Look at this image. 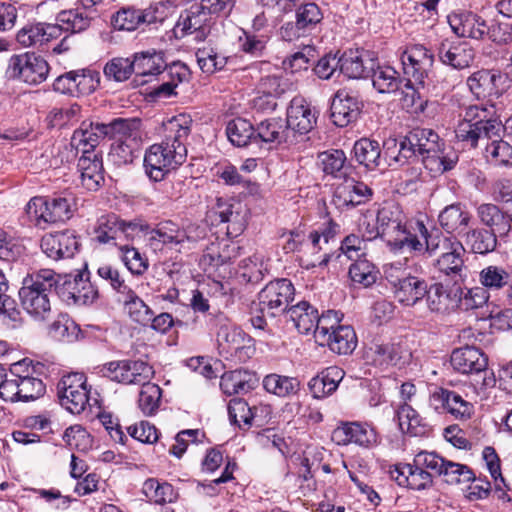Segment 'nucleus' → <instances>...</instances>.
I'll return each mask as SVG.
<instances>
[{
    "label": "nucleus",
    "instance_id": "1",
    "mask_svg": "<svg viewBox=\"0 0 512 512\" xmlns=\"http://www.w3.org/2000/svg\"><path fill=\"white\" fill-rule=\"evenodd\" d=\"M106 376L123 384L141 385L138 407L146 416L154 415L160 405L161 388L150 382L153 368L143 361L110 362L106 368Z\"/></svg>",
    "mask_w": 512,
    "mask_h": 512
},
{
    "label": "nucleus",
    "instance_id": "2",
    "mask_svg": "<svg viewBox=\"0 0 512 512\" xmlns=\"http://www.w3.org/2000/svg\"><path fill=\"white\" fill-rule=\"evenodd\" d=\"M493 105H471L466 108L464 118L455 129L456 137L475 147L482 138L505 136L512 138V116L504 124L495 117Z\"/></svg>",
    "mask_w": 512,
    "mask_h": 512
},
{
    "label": "nucleus",
    "instance_id": "3",
    "mask_svg": "<svg viewBox=\"0 0 512 512\" xmlns=\"http://www.w3.org/2000/svg\"><path fill=\"white\" fill-rule=\"evenodd\" d=\"M409 141L410 145H416L423 165L433 174L451 170L458 162L457 153L440 142L438 134L431 129H413L409 132Z\"/></svg>",
    "mask_w": 512,
    "mask_h": 512
},
{
    "label": "nucleus",
    "instance_id": "4",
    "mask_svg": "<svg viewBox=\"0 0 512 512\" xmlns=\"http://www.w3.org/2000/svg\"><path fill=\"white\" fill-rule=\"evenodd\" d=\"M58 283V275L50 269H41L25 278L19 290L23 309L35 320H45L51 312L49 294Z\"/></svg>",
    "mask_w": 512,
    "mask_h": 512
},
{
    "label": "nucleus",
    "instance_id": "5",
    "mask_svg": "<svg viewBox=\"0 0 512 512\" xmlns=\"http://www.w3.org/2000/svg\"><path fill=\"white\" fill-rule=\"evenodd\" d=\"M379 228L383 238L394 252L404 250H422L417 233L413 232L414 223L409 224L397 207H383L377 211Z\"/></svg>",
    "mask_w": 512,
    "mask_h": 512
},
{
    "label": "nucleus",
    "instance_id": "6",
    "mask_svg": "<svg viewBox=\"0 0 512 512\" xmlns=\"http://www.w3.org/2000/svg\"><path fill=\"white\" fill-rule=\"evenodd\" d=\"M438 454L421 451L415 455L412 464H397L390 470V476L399 486L412 490H424L432 486L434 468H437Z\"/></svg>",
    "mask_w": 512,
    "mask_h": 512
},
{
    "label": "nucleus",
    "instance_id": "7",
    "mask_svg": "<svg viewBox=\"0 0 512 512\" xmlns=\"http://www.w3.org/2000/svg\"><path fill=\"white\" fill-rule=\"evenodd\" d=\"M110 138L115 139L110 151L114 163L117 165L131 163L141 147L140 120L114 119Z\"/></svg>",
    "mask_w": 512,
    "mask_h": 512
},
{
    "label": "nucleus",
    "instance_id": "8",
    "mask_svg": "<svg viewBox=\"0 0 512 512\" xmlns=\"http://www.w3.org/2000/svg\"><path fill=\"white\" fill-rule=\"evenodd\" d=\"M186 156V146H175L165 140L154 144L149 147L144 156L146 174L154 181H161L180 166Z\"/></svg>",
    "mask_w": 512,
    "mask_h": 512
},
{
    "label": "nucleus",
    "instance_id": "9",
    "mask_svg": "<svg viewBox=\"0 0 512 512\" xmlns=\"http://www.w3.org/2000/svg\"><path fill=\"white\" fill-rule=\"evenodd\" d=\"M204 235V228L198 225L190 224L181 228L177 223L167 220L158 223L147 233V244L154 251H161L164 247L172 249L185 243H195Z\"/></svg>",
    "mask_w": 512,
    "mask_h": 512
},
{
    "label": "nucleus",
    "instance_id": "10",
    "mask_svg": "<svg viewBox=\"0 0 512 512\" xmlns=\"http://www.w3.org/2000/svg\"><path fill=\"white\" fill-rule=\"evenodd\" d=\"M402 264L394 262L385 267L386 279L394 288V295L398 302L405 306H414L427 293V283L424 279L402 275Z\"/></svg>",
    "mask_w": 512,
    "mask_h": 512
},
{
    "label": "nucleus",
    "instance_id": "11",
    "mask_svg": "<svg viewBox=\"0 0 512 512\" xmlns=\"http://www.w3.org/2000/svg\"><path fill=\"white\" fill-rule=\"evenodd\" d=\"M294 286L288 279L269 282L258 294L259 311L274 318L286 314L287 306L294 297Z\"/></svg>",
    "mask_w": 512,
    "mask_h": 512
},
{
    "label": "nucleus",
    "instance_id": "12",
    "mask_svg": "<svg viewBox=\"0 0 512 512\" xmlns=\"http://www.w3.org/2000/svg\"><path fill=\"white\" fill-rule=\"evenodd\" d=\"M49 73L47 61L34 53L13 55L8 63L7 74L30 85H37L46 80Z\"/></svg>",
    "mask_w": 512,
    "mask_h": 512
},
{
    "label": "nucleus",
    "instance_id": "13",
    "mask_svg": "<svg viewBox=\"0 0 512 512\" xmlns=\"http://www.w3.org/2000/svg\"><path fill=\"white\" fill-rule=\"evenodd\" d=\"M58 398L63 408L72 414H80L89 404V390L82 373L63 376L57 385Z\"/></svg>",
    "mask_w": 512,
    "mask_h": 512
},
{
    "label": "nucleus",
    "instance_id": "14",
    "mask_svg": "<svg viewBox=\"0 0 512 512\" xmlns=\"http://www.w3.org/2000/svg\"><path fill=\"white\" fill-rule=\"evenodd\" d=\"M403 72L414 81L416 86L424 88L429 80L434 63V55L423 45L407 47L401 55Z\"/></svg>",
    "mask_w": 512,
    "mask_h": 512
},
{
    "label": "nucleus",
    "instance_id": "15",
    "mask_svg": "<svg viewBox=\"0 0 512 512\" xmlns=\"http://www.w3.org/2000/svg\"><path fill=\"white\" fill-rule=\"evenodd\" d=\"M142 226L120 220L115 214L102 215L94 228L93 240L100 244L122 245L123 240L132 238Z\"/></svg>",
    "mask_w": 512,
    "mask_h": 512
},
{
    "label": "nucleus",
    "instance_id": "16",
    "mask_svg": "<svg viewBox=\"0 0 512 512\" xmlns=\"http://www.w3.org/2000/svg\"><path fill=\"white\" fill-rule=\"evenodd\" d=\"M217 341L220 353L238 362H246L255 351L252 338L237 327H221Z\"/></svg>",
    "mask_w": 512,
    "mask_h": 512
},
{
    "label": "nucleus",
    "instance_id": "17",
    "mask_svg": "<svg viewBox=\"0 0 512 512\" xmlns=\"http://www.w3.org/2000/svg\"><path fill=\"white\" fill-rule=\"evenodd\" d=\"M214 21L194 2L183 11L174 26L177 38L193 35L196 41H204L211 32Z\"/></svg>",
    "mask_w": 512,
    "mask_h": 512
},
{
    "label": "nucleus",
    "instance_id": "18",
    "mask_svg": "<svg viewBox=\"0 0 512 512\" xmlns=\"http://www.w3.org/2000/svg\"><path fill=\"white\" fill-rule=\"evenodd\" d=\"M372 195L373 191L367 184L345 176L334 188L332 204L339 211H346L370 201Z\"/></svg>",
    "mask_w": 512,
    "mask_h": 512
},
{
    "label": "nucleus",
    "instance_id": "19",
    "mask_svg": "<svg viewBox=\"0 0 512 512\" xmlns=\"http://www.w3.org/2000/svg\"><path fill=\"white\" fill-rule=\"evenodd\" d=\"M112 133V121L110 123L82 122L81 127L73 133L71 144L81 156H89L90 152H97L95 149L99 141L110 137Z\"/></svg>",
    "mask_w": 512,
    "mask_h": 512
},
{
    "label": "nucleus",
    "instance_id": "20",
    "mask_svg": "<svg viewBox=\"0 0 512 512\" xmlns=\"http://www.w3.org/2000/svg\"><path fill=\"white\" fill-rule=\"evenodd\" d=\"M505 76L498 70L481 69L467 78V85L478 99L487 97L498 98L503 90Z\"/></svg>",
    "mask_w": 512,
    "mask_h": 512
},
{
    "label": "nucleus",
    "instance_id": "21",
    "mask_svg": "<svg viewBox=\"0 0 512 512\" xmlns=\"http://www.w3.org/2000/svg\"><path fill=\"white\" fill-rule=\"evenodd\" d=\"M316 120V111L311 105L302 98H294L287 110V119L284 121L293 139L296 133L303 135L310 132Z\"/></svg>",
    "mask_w": 512,
    "mask_h": 512
},
{
    "label": "nucleus",
    "instance_id": "22",
    "mask_svg": "<svg viewBox=\"0 0 512 512\" xmlns=\"http://www.w3.org/2000/svg\"><path fill=\"white\" fill-rule=\"evenodd\" d=\"M448 23L459 37L479 40L488 31V22L473 12H454L448 16Z\"/></svg>",
    "mask_w": 512,
    "mask_h": 512
},
{
    "label": "nucleus",
    "instance_id": "23",
    "mask_svg": "<svg viewBox=\"0 0 512 512\" xmlns=\"http://www.w3.org/2000/svg\"><path fill=\"white\" fill-rule=\"evenodd\" d=\"M361 104L356 96L345 89L337 91L331 103V119L338 127H346L356 121Z\"/></svg>",
    "mask_w": 512,
    "mask_h": 512
},
{
    "label": "nucleus",
    "instance_id": "24",
    "mask_svg": "<svg viewBox=\"0 0 512 512\" xmlns=\"http://www.w3.org/2000/svg\"><path fill=\"white\" fill-rule=\"evenodd\" d=\"M78 246L76 236L70 231L47 234L41 240L42 251L53 260L73 257Z\"/></svg>",
    "mask_w": 512,
    "mask_h": 512
},
{
    "label": "nucleus",
    "instance_id": "25",
    "mask_svg": "<svg viewBox=\"0 0 512 512\" xmlns=\"http://www.w3.org/2000/svg\"><path fill=\"white\" fill-rule=\"evenodd\" d=\"M61 36V29L50 23H27L16 35L17 42L23 47L42 46Z\"/></svg>",
    "mask_w": 512,
    "mask_h": 512
},
{
    "label": "nucleus",
    "instance_id": "26",
    "mask_svg": "<svg viewBox=\"0 0 512 512\" xmlns=\"http://www.w3.org/2000/svg\"><path fill=\"white\" fill-rule=\"evenodd\" d=\"M332 440L337 445L354 443L359 446L369 447L376 443L377 436L375 431L366 425L345 423L333 430Z\"/></svg>",
    "mask_w": 512,
    "mask_h": 512
},
{
    "label": "nucleus",
    "instance_id": "27",
    "mask_svg": "<svg viewBox=\"0 0 512 512\" xmlns=\"http://www.w3.org/2000/svg\"><path fill=\"white\" fill-rule=\"evenodd\" d=\"M445 243L448 244L450 248L442 252L436 261V267L440 272L451 276L455 282L464 280L467 268L464 266L463 256L465 249L463 245L459 241Z\"/></svg>",
    "mask_w": 512,
    "mask_h": 512
},
{
    "label": "nucleus",
    "instance_id": "28",
    "mask_svg": "<svg viewBox=\"0 0 512 512\" xmlns=\"http://www.w3.org/2000/svg\"><path fill=\"white\" fill-rule=\"evenodd\" d=\"M214 213L222 223H228V233L238 235L246 225V209L233 199L217 198Z\"/></svg>",
    "mask_w": 512,
    "mask_h": 512
},
{
    "label": "nucleus",
    "instance_id": "29",
    "mask_svg": "<svg viewBox=\"0 0 512 512\" xmlns=\"http://www.w3.org/2000/svg\"><path fill=\"white\" fill-rule=\"evenodd\" d=\"M61 289L66 300L78 305L93 303L98 298V290L88 279H84L82 273L66 277Z\"/></svg>",
    "mask_w": 512,
    "mask_h": 512
},
{
    "label": "nucleus",
    "instance_id": "30",
    "mask_svg": "<svg viewBox=\"0 0 512 512\" xmlns=\"http://www.w3.org/2000/svg\"><path fill=\"white\" fill-rule=\"evenodd\" d=\"M450 362L454 370L470 375L488 366L487 356L474 346L455 349L451 354Z\"/></svg>",
    "mask_w": 512,
    "mask_h": 512
},
{
    "label": "nucleus",
    "instance_id": "31",
    "mask_svg": "<svg viewBox=\"0 0 512 512\" xmlns=\"http://www.w3.org/2000/svg\"><path fill=\"white\" fill-rule=\"evenodd\" d=\"M438 57L444 65L464 69L472 63L474 51L466 42L453 43L445 40L438 48Z\"/></svg>",
    "mask_w": 512,
    "mask_h": 512
},
{
    "label": "nucleus",
    "instance_id": "32",
    "mask_svg": "<svg viewBox=\"0 0 512 512\" xmlns=\"http://www.w3.org/2000/svg\"><path fill=\"white\" fill-rule=\"evenodd\" d=\"M371 351L373 352V363L383 368L402 367L411 358L410 351L401 343L375 344Z\"/></svg>",
    "mask_w": 512,
    "mask_h": 512
},
{
    "label": "nucleus",
    "instance_id": "33",
    "mask_svg": "<svg viewBox=\"0 0 512 512\" xmlns=\"http://www.w3.org/2000/svg\"><path fill=\"white\" fill-rule=\"evenodd\" d=\"M80 172L81 185L95 191L104 181L102 158L98 152H90L89 156H80L77 164Z\"/></svg>",
    "mask_w": 512,
    "mask_h": 512
},
{
    "label": "nucleus",
    "instance_id": "34",
    "mask_svg": "<svg viewBox=\"0 0 512 512\" xmlns=\"http://www.w3.org/2000/svg\"><path fill=\"white\" fill-rule=\"evenodd\" d=\"M323 18L320 8L315 3L301 6L296 14L295 25L288 24L282 31V37L292 40L290 30H296L293 36L300 37L311 31Z\"/></svg>",
    "mask_w": 512,
    "mask_h": 512
},
{
    "label": "nucleus",
    "instance_id": "35",
    "mask_svg": "<svg viewBox=\"0 0 512 512\" xmlns=\"http://www.w3.org/2000/svg\"><path fill=\"white\" fill-rule=\"evenodd\" d=\"M286 318L290 320L300 334L308 335L314 332L318 310L307 301H300L286 311Z\"/></svg>",
    "mask_w": 512,
    "mask_h": 512
},
{
    "label": "nucleus",
    "instance_id": "36",
    "mask_svg": "<svg viewBox=\"0 0 512 512\" xmlns=\"http://www.w3.org/2000/svg\"><path fill=\"white\" fill-rule=\"evenodd\" d=\"M119 301L133 322L142 326L149 325L152 320V309L138 296L135 290L130 287L119 296Z\"/></svg>",
    "mask_w": 512,
    "mask_h": 512
},
{
    "label": "nucleus",
    "instance_id": "37",
    "mask_svg": "<svg viewBox=\"0 0 512 512\" xmlns=\"http://www.w3.org/2000/svg\"><path fill=\"white\" fill-rule=\"evenodd\" d=\"M441 227L448 233H465L471 220V215L461 203L446 206L438 217Z\"/></svg>",
    "mask_w": 512,
    "mask_h": 512
},
{
    "label": "nucleus",
    "instance_id": "38",
    "mask_svg": "<svg viewBox=\"0 0 512 512\" xmlns=\"http://www.w3.org/2000/svg\"><path fill=\"white\" fill-rule=\"evenodd\" d=\"M343 377L344 371L341 368L331 366L313 377L309 381L308 387L315 398H323L337 389Z\"/></svg>",
    "mask_w": 512,
    "mask_h": 512
},
{
    "label": "nucleus",
    "instance_id": "39",
    "mask_svg": "<svg viewBox=\"0 0 512 512\" xmlns=\"http://www.w3.org/2000/svg\"><path fill=\"white\" fill-rule=\"evenodd\" d=\"M135 73L141 76H155L165 72L167 63L164 52L155 49L135 53L133 56Z\"/></svg>",
    "mask_w": 512,
    "mask_h": 512
},
{
    "label": "nucleus",
    "instance_id": "40",
    "mask_svg": "<svg viewBox=\"0 0 512 512\" xmlns=\"http://www.w3.org/2000/svg\"><path fill=\"white\" fill-rule=\"evenodd\" d=\"M193 120L189 114L180 113L164 123V140L175 146H186Z\"/></svg>",
    "mask_w": 512,
    "mask_h": 512
},
{
    "label": "nucleus",
    "instance_id": "41",
    "mask_svg": "<svg viewBox=\"0 0 512 512\" xmlns=\"http://www.w3.org/2000/svg\"><path fill=\"white\" fill-rule=\"evenodd\" d=\"M257 379L247 370L237 369L224 373L220 380V387L227 395L247 393L254 388Z\"/></svg>",
    "mask_w": 512,
    "mask_h": 512
},
{
    "label": "nucleus",
    "instance_id": "42",
    "mask_svg": "<svg viewBox=\"0 0 512 512\" xmlns=\"http://www.w3.org/2000/svg\"><path fill=\"white\" fill-rule=\"evenodd\" d=\"M477 216L482 224L499 236H505L510 231L511 219L494 204L485 203L478 206Z\"/></svg>",
    "mask_w": 512,
    "mask_h": 512
},
{
    "label": "nucleus",
    "instance_id": "43",
    "mask_svg": "<svg viewBox=\"0 0 512 512\" xmlns=\"http://www.w3.org/2000/svg\"><path fill=\"white\" fill-rule=\"evenodd\" d=\"M413 232L418 234L419 239L422 243L423 249L422 250H407L408 252H413V253H418V254L428 253L429 255L440 252L442 254V252H444L450 248L449 245L446 244L445 242L457 241L455 238H448V237H444V236L440 235V233L438 231H436L435 233H433V232L429 233L427 228L425 227V225L420 221L414 222Z\"/></svg>",
    "mask_w": 512,
    "mask_h": 512
},
{
    "label": "nucleus",
    "instance_id": "44",
    "mask_svg": "<svg viewBox=\"0 0 512 512\" xmlns=\"http://www.w3.org/2000/svg\"><path fill=\"white\" fill-rule=\"evenodd\" d=\"M257 136L263 142H293L290 130L287 129L286 123L281 118H270L261 121L255 129Z\"/></svg>",
    "mask_w": 512,
    "mask_h": 512
},
{
    "label": "nucleus",
    "instance_id": "45",
    "mask_svg": "<svg viewBox=\"0 0 512 512\" xmlns=\"http://www.w3.org/2000/svg\"><path fill=\"white\" fill-rule=\"evenodd\" d=\"M438 460V467L434 468V474L442 476L446 483L454 485L473 480V472L466 465L445 460L439 455Z\"/></svg>",
    "mask_w": 512,
    "mask_h": 512
},
{
    "label": "nucleus",
    "instance_id": "46",
    "mask_svg": "<svg viewBox=\"0 0 512 512\" xmlns=\"http://www.w3.org/2000/svg\"><path fill=\"white\" fill-rule=\"evenodd\" d=\"M357 344L356 334L349 325H341L329 335V340L319 343L320 346H328L330 350L338 354L351 353Z\"/></svg>",
    "mask_w": 512,
    "mask_h": 512
},
{
    "label": "nucleus",
    "instance_id": "47",
    "mask_svg": "<svg viewBox=\"0 0 512 512\" xmlns=\"http://www.w3.org/2000/svg\"><path fill=\"white\" fill-rule=\"evenodd\" d=\"M353 152L356 161L367 169L373 170L380 165L381 149L379 142L375 140L362 138L356 141Z\"/></svg>",
    "mask_w": 512,
    "mask_h": 512
},
{
    "label": "nucleus",
    "instance_id": "48",
    "mask_svg": "<svg viewBox=\"0 0 512 512\" xmlns=\"http://www.w3.org/2000/svg\"><path fill=\"white\" fill-rule=\"evenodd\" d=\"M263 387L268 393L284 398L296 394L300 389V382L295 377L272 373L264 377Z\"/></svg>",
    "mask_w": 512,
    "mask_h": 512
},
{
    "label": "nucleus",
    "instance_id": "49",
    "mask_svg": "<svg viewBox=\"0 0 512 512\" xmlns=\"http://www.w3.org/2000/svg\"><path fill=\"white\" fill-rule=\"evenodd\" d=\"M51 208V198L33 197L27 204L26 212L36 226L45 229L48 224L56 223Z\"/></svg>",
    "mask_w": 512,
    "mask_h": 512
},
{
    "label": "nucleus",
    "instance_id": "50",
    "mask_svg": "<svg viewBox=\"0 0 512 512\" xmlns=\"http://www.w3.org/2000/svg\"><path fill=\"white\" fill-rule=\"evenodd\" d=\"M319 165L326 175L335 178H344L347 176L348 166L346 165V155L342 150L334 149L324 151L318 155Z\"/></svg>",
    "mask_w": 512,
    "mask_h": 512
},
{
    "label": "nucleus",
    "instance_id": "51",
    "mask_svg": "<svg viewBox=\"0 0 512 512\" xmlns=\"http://www.w3.org/2000/svg\"><path fill=\"white\" fill-rule=\"evenodd\" d=\"M92 17L86 12L79 11L78 9H71L61 11L57 16V24L63 31L71 33H80L86 30L91 24Z\"/></svg>",
    "mask_w": 512,
    "mask_h": 512
},
{
    "label": "nucleus",
    "instance_id": "52",
    "mask_svg": "<svg viewBox=\"0 0 512 512\" xmlns=\"http://www.w3.org/2000/svg\"><path fill=\"white\" fill-rule=\"evenodd\" d=\"M425 296L427 297V305L431 312L445 314L450 312L455 306V301L441 283H435L429 288L427 287Z\"/></svg>",
    "mask_w": 512,
    "mask_h": 512
},
{
    "label": "nucleus",
    "instance_id": "53",
    "mask_svg": "<svg viewBox=\"0 0 512 512\" xmlns=\"http://www.w3.org/2000/svg\"><path fill=\"white\" fill-rule=\"evenodd\" d=\"M479 282L488 290H500L511 283V275L503 267L489 265L479 273Z\"/></svg>",
    "mask_w": 512,
    "mask_h": 512
},
{
    "label": "nucleus",
    "instance_id": "54",
    "mask_svg": "<svg viewBox=\"0 0 512 512\" xmlns=\"http://www.w3.org/2000/svg\"><path fill=\"white\" fill-rule=\"evenodd\" d=\"M78 325L66 314H61L49 326V335L57 341L72 342L78 338Z\"/></svg>",
    "mask_w": 512,
    "mask_h": 512
},
{
    "label": "nucleus",
    "instance_id": "55",
    "mask_svg": "<svg viewBox=\"0 0 512 512\" xmlns=\"http://www.w3.org/2000/svg\"><path fill=\"white\" fill-rule=\"evenodd\" d=\"M254 133L255 129L252 124L243 118H236L229 121L226 127L228 139L233 145L238 147L246 146Z\"/></svg>",
    "mask_w": 512,
    "mask_h": 512
},
{
    "label": "nucleus",
    "instance_id": "56",
    "mask_svg": "<svg viewBox=\"0 0 512 512\" xmlns=\"http://www.w3.org/2000/svg\"><path fill=\"white\" fill-rule=\"evenodd\" d=\"M372 82L380 93H393L399 88L400 78L393 67L379 66L373 72Z\"/></svg>",
    "mask_w": 512,
    "mask_h": 512
},
{
    "label": "nucleus",
    "instance_id": "57",
    "mask_svg": "<svg viewBox=\"0 0 512 512\" xmlns=\"http://www.w3.org/2000/svg\"><path fill=\"white\" fill-rule=\"evenodd\" d=\"M196 59L200 69L207 74L222 70L227 64L228 58L219 54L212 47L199 48L196 51Z\"/></svg>",
    "mask_w": 512,
    "mask_h": 512
},
{
    "label": "nucleus",
    "instance_id": "58",
    "mask_svg": "<svg viewBox=\"0 0 512 512\" xmlns=\"http://www.w3.org/2000/svg\"><path fill=\"white\" fill-rule=\"evenodd\" d=\"M378 270L366 259H357L349 268V276L354 283L371 286L378 278Z\"/></svg>",
    "mask_w": 512,
    "mask_h": 512
},
{
    "label": "nucleus",
    "instance_id": "59",
    "mask_svg": "<svg viewBox=\"0 0 512 512\" xmlns=\"http://www.w3.org/2000/svg\"><path fill=\"white\" fill-rule=\"evenodd\" d=\"M73 71L75 96H85L96 91L100 84L99 72L91 69H78Z\"/></svg>",
    "mask_w": 512,
    "mask_h": 512
},
{
    "label": "nucleus",
    "instance_id": "60",
    "mask_svg": "<svg viewBox=\"0 0 512 512\" xmlns=\"http://www.w3.org/2000/svg\"><path fill=\"white\" fill-rule=\"evenodd\" d=\"M342 317V314L334 310H329L321 316L319 315V320H317L313 332L316 343L319 344L327 342V339L329 340L330 333L341 326L340 322Z\"/></svg>",
    "mask_w": 512,
    "mask_h": 512
},
{
    "label": "nucleus",
    "instance_id": "61",
    "mask_svg": "<svg viewBox=\"0 0 512 512\" xmlns=\"http://www.w3.org/2000/svg\"><path fill=\"white\" fill-rule=\"evenodd\" d=\"M496 378L494 373L487 367L481 371L471 374L470 388L474 394V400H484L488 397L489 391L494 388Z\"/></svg>",
    "mask_w": 512,
    "mask_h": 512
},
{
    "label": "nucleus",
    "instance_id": "62",
    "mask_svg": "<svg viewBox=\"0 0 512 512\" xmlns=\"http://www.w3.org/2000/svg\"><path fill=\"white\" fill-rule=\"evenodd\" d=\"M103 72L107 79L123 82L135 72L134 60L122 57L113 58L106 63Z\"/></svg>",
    "mask_w": 512,
    "mask_h": 512
},
{
    "label": "nucleus",
    "instance_id": "63",
    "mask_svg": "<svg viewBox=\"0 0 512 512\" xmlns=\"http://www.w3.org/2000/svg\"><path fill=\"white\" fill-rule=\"evenodd\" d=\"M239 266L242 270V277L248 282L257 283L261 281L268 272V265L264 257L260 254H254L253 256L241 260Z\"/></svg>",
    "mask_w": 512,
    "mask_h": 512
},
{
    "label": "nucleus",
    "instance_id": "64",
    "mask_svg": "<svg viewBox=\"0 0 512 512\" xmlns=\"http://www.w3.org/2000/svg\"><path fill=\"white\" fill-rule=\"evenodd\" d=\"M80 113L81 107L76 103L68 107L53 108L47 115V121L50 127L62 128L78 122Z\"/></svg>",
    "mask_w": 512,
    "mask_h": 512
}]
</instances>
